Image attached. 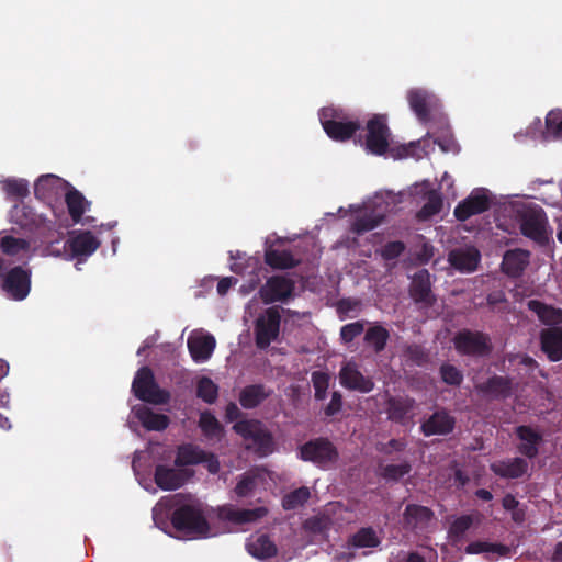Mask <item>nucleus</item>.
<instances>
[{
    "mask_svg": "<svg viewBox=\"0 0 562 562\" xmlns=\"http://www.w3.org/2000/svg\"><path fill=\"white\" fill-rule=\"evenodd\" d=\"M30 243L24 238H16L13 236H4L0 240V249L4 255L15 256L20 252L27 251Z\"/></svg>",
    "mask_w": 562,
    "mask_h": 562,
    "instance_id": "obj_44",
    "label": "nucleus"
},
{
    "mask_svg": "<svg viewBox=\"0 0 562 562\" xmlns=\"http://www.w3.org/2000/svg\"><path fill=\"white\" fill-rule=\"evenodd\" d=\"M407 101L418 120L426 123L430 119V110L436 106L435 95L424 89H412L407 93Z\"/></svg>",
    "mask_w": 562,
    "mask_h": 562,
    "instance_id": "obj_24",
    "label": "nucleus"
},
{
    "mask_svg": "<svg viewBox=\"0 0 562 562\" xmlns=\"http://www.w3.org/2000/svg\"><path fill=\"white\" fill-rule=\"evenodd\" d=\"M100 240L90 232H79L65 241V250L69 252L72 259L78 263L87 260L100 247Z\"/></svg>",
    "mask_w": 562,
    "mask_h": 562,
    "instance_id": "obj_12",
    "label": "nucleus"
},
{
    "mask_svg": "<svg viewBox=\"0 0 562 562\" xmlns=\"http://www.w3.org/2000/svg\"><path fill=\"white\" fill-rule=\"evenodd\" d=\"M506 359L510 364L522 366L528 371H533L538 366L537 361L526 353H508Z\"/></svg>",
    "mask_w": 562,
    "mask_h": 562,
    "instance_id": "obj_56",
    "label": "nucleus"
},
{
    "mask_svg": "<svg viewBox=\"0 0 562 562\" xmlns=\"http://www.w3.org/2000/svg\"><path fill=\"white\" fill-rule=\"evenodd\" d=\"M448 261L462 273L474 272L481 261V252L474 246L458 247L450 250Z\"/></svg>",
    "mask_w": 562,
    "mask_h": 562,
    "instance_id": "obj_18",
    "label": "nucleus"
},
{
    "mask_svg": "<svg viewBox=\"0 0 562 562\" xmlns=\"http://www.w3.org/2000/svg\"><path fill=\"white\" fill-rule=\"evenodd\" d=\"M215 338L210 334L189 337L188 339V349L195 362H204L209 360L215 349Z\"/></svg>",
    "mask_w": 562,
    "mask_h": 562,
    "instance_id": "obj_26",
    "label": "nucleus"
},
{
    "mask_svg": "<svg viewBox=\"0 0 562 562\" xmlns=\"http://www.w3.org/2000/svg\"><path fill=\"white\" fill-rule=\"evenodd\" d=\"M491 206V201L485 190L473 191L467 199L460 202L453 213L457 220L467 221L473 215L481 214L487 211Z\"/></svg>",
    "mask_w": 562,
    "mask_h": 562,
    "instance_id": "obj_19",
    "label": "nucleus"
},
{
    "mask_svg": "<svg viewBox=\"0 0 562 562\" xmlns=\"http://www.w3.org/2000/svg\"><path fill=\"white\" fill-rule=\"evenodd\" d=\"M412 467L408 462L387 464L382 469V476L386 480L397 481L408 474Z\"/></svg>",
    "mask_w": 562,
    "mask_h": 562,
    "instance_id": "obj_49",
    "label": "nucleus"
},
{
    "mask_svg": "<svg viewBox=\"0 0 562 562\" xmlns=\"http://www.w3.org/2000/svg\"><path fill=\"white\" fill-rule=\"evenodd\" d=\"M384 220V214L373 210L364 211L358 215L351 224V231L358 235L370 232L378 227Z\"/></svg>",
    "mask_w": 562,
    "mask_h": 562,
    "instance_id": "obj_35",
    "label": "nucleus"
},
{
    "mask_svg": "<svg viewBox=\"0 0 562 562\" xmlns=\"http://www.w3.org/2000/svg\"><path fill=\"white\" fill-rule=\"evenodd\" d=\"M196 396L207 404H213L218 396V386L207 376H202L196 384Z\"/></svg>",
    "mask_w": 562,
    "mask_h": 562,
    "instance_id": "obj_43",
    "label": "nucleus"
},
{
    "mask_svg": "<svg viewBox=\"0 0 562 562\" xmlns=\"http://www.w3.org/2000/svg\"><path fill=\"white\" fill-rule=\"evenodd\" d=\"M364 330V323L362 321H357L353 323H349L344 325L340 328V338L344 342L349 344L353 341L356 337L361 335Z\"/></svg>",
    "mask_w": 562,
    "mask_h": 562,
    "instance_id": "obj_51",
    "label": "nucleus"
},
{
    "mask_svg": "<svg viewBox=\"0 0 562 562\" xmlns=\"http://www.w3.org/2000/svg\"><path fill=\"white\" fill-rule=\"evenodd\" d=\"M56 177L53 175H44L41 176L34 186V193L36 198L45 200L49 196L50 188L55 181Z\"/></svg>",
    "mask_w": 562,
    "mask_h": 562,
    "instance_id": "obj_53",
    "label": "nucleus"
},
{
    "mask_svg": "<svg viewBox=\"0 0 562 562\" xmlns=\"http://www.w3.org/2000/svg\"><path fill=\"white\" fill-rule=\"evenodd\" d=\"M65 201H66L68 213H69L71 220L75 223H79L81 221V217H82L85 211H86L85 196L78 190L72 189L67 192Z\"/></svg>",
    "mask_w": 562,
    "mask_h": 562,
    "instance_id": "obj_40",
    "label": "nucleus"
},
{
    "mask_svg": "<svg viewBox=\"0 0 562 562\" xmlns=\"http://www.w3.org/2000/svg\"><path fill=\"white\" fill-rule=\"evenodd\" d=\"M405 355L416 366H423L428 361L426 349L416 344L407 346Z\"/></svg>",
    "mask_w": 562,
    "mask_h": 562,
    "instance_id": "obj_54",
    "label": "nucleus"
},
{
    "mask_svg": "<svg viewBox=\"0 0 562 562\" xmlns=\"http://www.w3.org/2000/svg\"><path fill=\"white\" fill-rule=\"evenodd\" d=\"M268 514L266 507H256L252 509H238L231 504L217 508V517L221 520L229 521L236 525L255 522Z\"/></svg>",
    "mask_w": 562,
    "mask_h": 562,
    "instance_id": "obj_20",
    "label": "nucleus"
},
{
    "mask_svg": "<svg viewBox=\"0 0 562 562\" xmlns=\"http://www.w3.org/2000/svg\"><path fill=\"white\" fill-rule=\"evenodd\" d=\"M31 270L15 266L2 274L1 289L13 301H23L31 291Z\"/></svg>",
    "mask_w": 562,
    "mask_h": 562,
    "instance_id": "obj_11",
    "label": "nucleus"
},
{
    "mask_svg": "<svg viewBox=\"0 0 562 562\" xmlns=\"http://www.w3.org/2000/svg\"><path fill=\"white\" fill-rule=\"evenodd\" d=\"M339 382L342 387L359 393H369L374 389L370 376H364L355 362L344 364L339 370Z\"/></svg>",
    "mask_w": 562,
    "mask_h": 562,
    "instance_id": "obj_13",
    "label": "nucleus"
},
{
    "mask_svg": "<svg viewBox=\"0 0 562 562\" xmlns=\"http://www.w3.org/2000/svg\"><path fill=\"white\" fill-rule=\"evenodd\" d=\"M441 207H442L441 198L436 193H431L428 196L427 202L423 205L419 214H420V216L429 217V216L438 214L441 211Z\"/></svg>",
    "mask_w": 562,
    "mask_h": 562,
    "instance_id": "obj_55",
    "label": "nucleus"
},
{
    "mask_svg": "<svg viewBox=\"0 0 562 562\" xmlns=\"http://www.w3.org/2000/svg\"><path fill=\"white\" fill-rule=\"evenodd\" d=\"M312 383L314 387V396L317 401H323L327 396L329 386V375L323 371H314L312 373Z\"/></svg>",
    "mask_w": 562,
    "mask_h": 562,
    "instance_id": "obj_46",
    "label": "nucleus"
},
{
    "mask_svg": "<svg viewBox=\"0 0 562 562\" xmlns=\"http://www.w3.org/2000/svg\"><path fill=\"white\" fill-rule=\"evenodd\" d=\"M187 495L175 494L167 502L173 508L170 515V522L179 533L191 539L209 537L211 527L204 513L202 503L195 499L184 502Z\"/></svg>",
    "mask_w": 562,
    "mask_h": 562,
    "instance_id": "obj_1",
    "label": "nucleus"
},
{
    "mask_svg": "<svg viewBox=\"0 0 562 562\" xmlns=\"http://www.w3.org/2000/svg\"><path fill=\"white\" fill-rule=\"evenodd\" d=\"M297 457L319 469H327L338 461L339 452L327 437H316L299 447Z\"/></svg>",
    "mask_w": 562,
    "mask_h": 562,
    "instance_id": "obj_5",
    "label": "nucleus"
},
{
    "mask_svg": "<svg viewBox=\"0 0 562 562\" xmlns=\"http://www.w3.org/2000/svg\"><path fill=\"white\" fill-rule=\"evenodd\" d=\"M406 447V442L402 439H391L387 443L379 448V451L390 454L392 451H403Z\"/></svg>",
    "mask_w": 562,
    "mask_h": 562,
    "instance_id": "obj_59",
    "label": "nucleus"
},
{
    "mask_svg": "<svg viewBox=\"0 0 562 562\" xmlns=\"http://www.w3.org/2000/svg\"><path fill=\"white\" fill-rule=\"evenodd\" d=\"M551 561L552 562H562V541H559L555 544Z\"/></svg>",
    "mask_w": 562,
    "mask_h": 562,
    "instance_id": "obj_64",
    "label": "nucleus"
},
{
    "mask_svg": "<svg viewBox=\"0 0 562 562\" xmlns=\"http://www.w3.org/2000/svg\"><path fill=\"white\" fill-rule=\"evenodd\" d=\"M434 143L438 144L443 153H453L458 147L448 125L442 127L440 133L436 135Z\"/></svg>",
    "mask_w": 562,
    "mask_h": 562,
    "instance_id": "obj_50",
    "label": "nucleus"
},
{
    "mask_svg": "<svg viewBox=\"0 0 562 562\" xmlns=\"http://www.w3.org/2000/svg\"><path fill=\"white\" fill-rule=\"evenodd\" d=\"M541 350L552 362L562 359V327H550L540 333Z\"/></svg>",
    "mask_w": 562,
    "mask_h": 562,
    "instance_id": "obj_25",
    "label": "nucleus"
},
{
    "mask_svg": "<svg viewBox=\"0 0 562 562\" xmlns=\"http://www.w3.org/2000/svg\"><path fill=\"white\" fill-rule=\"evenodd\" d=\"M389 338V330L380 324L369 327L364 334V342L371 346L376 353L385 349Z\"/></svg>",
    "mask_w": 562,
    "mask_h": 562,
    "instance_id": "obj_37",
    "label": "nucleus"
},
{
    "mask_svg": "<svg viewBox=\"0 0 562 562\" xmlns=\"http://www.w3.org/2000/svg\"><path fill=\"white\" fill-rule=\"evenodd\" d=\"M236 281L237 280L235 278H233V277L222 278L218 281L217 286H216L217 293L221 296L225 295L228 292V290L231 289V286L236 283Z\"/></svg>",
    "mask_w": 562,
    "mask_h": 562,
    "instance_id": "obj_61",
    "label": "nucleus"
},
{
    "mask_svg": "<svg viewBox=\"0 0 562 562\" xmlns=\"http://www.w3.org/2000/svg\"><path fill=\"white\" fill-rule=\"evenodd\" d=\"M342 407V395L335 391L331 394V400L328 405L325 407L324 413L326 416L331 417L340 412Z\"/></svg>",
    "mask_w": 562,
    "mask_h": 562,
    "instance_id": "obj_58",
    "label": "nucleus"
},
{
    "mask_svg": "<svg viewBox=\"0 0 562 562\" xmlns=\"http://www.w3.org/2000/svg\"><path fill=\"white\" fill-rule=\"evenodd\" d=\"M205 450L192 443H184L178 447L175 465L186 467L202 463Z\"/></svg>",
    "mask_w": 562,
    "mask_h": 562,
    "instance_id": "obj_32",
    "label": "nucleus"
},
{
    "mask_svg": "<svg viewBox=\"0 0 562 562\" xmlns=\"http://www.w3.org/2000/svg\"><path fill=\"white\" fill-rule=\"evenodd\" d=\"M546 130L553 138H562V112L550 111L547 114Z\"/></svg>",
    "mask_w": 562,
    "mask_h": 562,
    "instance_id": "obj_48",
    "label": "nucleus"
},
{
    "mask_svg": "<svg viewBox=\"0 0 562 562\" xmlns=\"http://www.w3.org/2000/svg\"><path fill=\"white\" fill-rule=\"evenodd\" d=\"M434 516L430 508L417 504H408L404 510L405 521L415 528L427 525Z\"/></svg>",
    "mask_w": 562,
    "mask_h": 562,
    "instance_id": "obj_36",
    "label": "nucleus"
},
{
    "mask_svg": "<svg viewBox=\"0 0 562 562\" xmlns=\"http://www.w3.org/2000/svg\"><path fill=\"white\" fill-rule=\"evenodd\" d=\"M135 415L142 426L147 430L161 431L165 430L170 423V419L167 415L155 413L146 406L139 407L135 412Z\"/></svg>",
    "mask_w": 562,
    "mask_h": 562,
    "instance_id": "obj_30",
    "label": "nucleus"
},
{
    "mask_svg": "<svg viewBox=\"0 0 562 562\" xmlns=\"http://www.w3.org/2000/svg\"><path fill=\"white\" fill-rule=\"evenodd\" d=\"M202 463L206 464L207 471L212 474H216L220 471V461L212 452L205 451V457Z\"/></svg>",
    "mask_w": 562,
    "mask_h": 562,
    "instance_id": "obj_60",
    "label": "nucleus"
},
{
    "mask_svg": "<svg viewBox=\"0 0 562 562\" xmlns=\"http://www.w3.org/2000/svg\"><path fill=\"white\" fill-rule=\"evenodd\" d=\"M456 418L447 409L441 408L432 413L420 425V431L424 436H447L453 431Z\"/></svg>",
    "mask_w": 562,
    "mask_h": 562,
    "instance_id": "obj_17",
    "label": "nucleus"
},
{
    "mask_svg": "<svg viewBox=\"0 0 562 562\" xmlns=\"http://www.w3.org/2000/svg\"><path fill=\"white\" fill-rule=\"evenodd\" d=\"M236 434L246 441H250L249 449L260 456L266 457L274 450V439L271 431L258 419L238 420L233 426Z\"/></svg>",
    "mask_w": 562,
    "mask_h": 562,
    "instance_id": "obj_4",
    "label": "nucleus"
},
{
    "mask_svg": "<svg viewBox=\"0 0 562 562\" xmlns=\"http://www.w3.org/2000/svg\"><path fill=\"white\" fill-rule=\"evenodd\" d=\"M415 406V400L408 396H391L386 401L387 418L402 424Z\"/></svg>",
    "mask_w": 562,
    "mask_h": 562,
    "instance_id": "obj_27",
    "label": "nucleus"
},
{
    "mask_svg": "<svg viewBox=\"0 0 562 562\" xmlns=\"http://www.w3.org/2000/svg\"><path fill=\"white\" fill-rule=\"evenodd\" d=\"M468 554H480L483 552L496 553L499 557H509L510 548L503 543H492L487 541H473L465 547Z\"/></svg>",
    "mask_w": 562,
    "mask_h": 562,
    "instance_id": "obj_39",
    "label": "nucleus"
},
{
    "mask_svg": "<svg viewBox=\"0 0 562 562\" xmlns=\"http://www.w3.org/2000/svg\"><path fill=\"white\" fill-rule=\"evenodd\" d=\"M310 496V490L305 486H301L283 496L282 507L285 510H294L303 506L308 501Z\"/></svg>",
    "mask_w": 562,
    "mask_h": 562,
    "instance_id": "obj_41",
    "label": "nucleus"
},
{
    "mask_svg": "<svg viewBox=\"0 0 562 562\" xmlns=\"http://www.w3.org/2000/svg\"><path fill=\"white\" fill-rule=\"evenodd\" d=\"M452 341L454 349L461 356L485 358L493 350L490 336L479 330L461 329L454 335Z\"/></svg>",
    "mask_w": 562,
    "mask_h": 562,
    "instance_id": "obj_8",
    "label": "nucleus"
},
{
    "mask_svg": "<svg viewBox=\"0 0 562 562\" xmlns=\"http://www.w3.org/2000/svg\"><path fill=\"white\" fill-rule=\"evenodd\" d=\"M529 311L533 312L544 325L553 327L562 324V308L548 305L539 300H530L527 303Z\"/></svg>",
    "mask_w": 562,
    "mask_h": 562,
    "instance_id": "obj_28",
    "label": "nucleus"
},
{
    "mask_svg": "<svg viewBox=\"0 0 562 562\" xmlns=\"http://www.w3.org/2000/svg\"><path fill=\"white\" fill-rule=\"evenodd\" d=\"M240 416H241V412L234 402H231L226 405L225 417L228 422H235Z\"/></svg>",
    "mask_w": 562,
    "mask_h": 562,
    "instance_id": "obj_62",
    "label": "nucleus"
},
{
    "mask_svg": "<svg viewBox=\"0 0 562 562\" xmlns=\"http://www.w3.org/2000/svg\"><path fill=\"white\" fill-rule=\"evenodd\" d=\"M281 311L292 314L291 310L281 308L278 305L266 308L255 321V344L260 350L267 349L280 335Z\"/></svg>",
    "mask_w": 562,
    "mask_h": 562,
    "instance_id": "obj_6",
    "label": "nucleus"
},
{
    "mask_svg": "<svg viewBox=\"0 0 562 562\" xmlns=\"http://www.w3.org/2000/svg\"><path fill=\"white\" fill-rule=\"evenodd\" d=\"M367 135L364 147L367 151L375 156L384 155L390 146L391 131L387 126L385 114H374L367 122Z\"/></svg>",
    "mask_w": 562,
    "mask_h": 562,
    "instance_id": "obj_10",
    "label": "nucleus"
},
{
    "mask_svg": "<svg viewBox=\"0 0 562 562\" xmlns=\"http://www.w3.org/2000/svg\"><path fill=\"white\" fill-rule=\"evenodd\" d=\"M502 505L505 510H513L519 506V502L513 494L508 493L503 497Z\"/></svg>",
    "mask_w": 562,
    "mask_h": 562,
    "instance_id": "obj_63",
    "label": "nucleus"
},
{
    "mask_svg": "<svg viewBox=\"0 0 562 562\" xmlns=\"http://www.w3.org/2000/svg\"><path fill=\"white\" fill-rule=\"evenodd\" d=\"M199 427L207 438H214L222 434L223 427L217 418L209 411L202 412L199 419Z\"/></svg>",
    "mask_w": 562,
    "mask_h": 562,
    "instance_id": "obj_42",
    "label": "nucleus"
},
{
    "mask_svg": "<svg viewBox=\"0 0 562 562\" xmlns=\"http://www.w3.org/2000/svg\"><path fill=\"white\" fill-rule=\"evenodd\" d=\"M475 390L488 400L504 401L513 394V379L494 374L486 381L476 384Z\"/></svg>",
    "mask_w": 562,
    "mask_h": 562,
    "instance_id": "obj_16",
    "label": "nucleus"
},
{
    "mask_svg": "<svg viewBox=\"0 0 562 562\" xmlns=\"http://www.w3.org/2000/svg\"><path fill=\"white\" fill-rule=\"evenodd\" d=\"M272 391L267 390L263 384H251L245 386L239 393V403L245 409H252L265 402Z\"/></svg>",
    "mask_w": 562,
    "mask_h": 562,
    "instance_id": "obj_29",
    "label": "nucleus"
},
{
    "mask_svg": "<svg viewBox=\"0 0 562 562\" xmlns=\"http://www.w3.org/2000/svg\"><path fill=\"white\" fill-rule=\"evenodd\" d=\"M405 250V244L401 240L389 241L382 249V257L385 260H394L398 258Z\"/></svg>",
    "mask_w": 562,
    "mask_h": 562,
    "instance_id": "obj_57",
    "label": "nucleus"
},
{
    "mask_svg": "<svg viewBox=\"0 0 562 562\" xmlns=\"http://www.w3.org/2000/svg\"><path fill=\"white\" fill-rule=\"evenodd\" d=\"M296 283L289 274L269 277L259 288L258 295L263 304H286L295 297Z\"/></svg>",
    "mask_w": 562,
    "mask_h": 562,
    "instance_id": "obj_9",
    "label": "nucleus"
},
{
    "mask_svg": "<svg viewBox=\"0 0 562 562\" xmlns=\"http://www.w3.org/2000/svg\"><path fill=\"white\" fill-rule=\"evenodd\" d=\"M2 189L11 198L23 199L29 194V183L23 179H7L2 181Z\"/></svg>",
    "mask_w": 562,
    "mask_h": 562,
    "instance_id": "obj_45",
    "label": "nucleus"
},
{
    "mask_svg": "<svg viewBox=\"0 0 562 562\" xmlns=\"http://www.w3.org/2000/svg\"><path fill=\"white\" fill-rule=\"evenodd\" d=\"M192 474V471L187 469H176L158 464L155 468L154 480L159 488L175 491L183 486Z\"/></svg>",
    "mask_w": 562,
    "mask_h": 562,
    "instance_id": "obj_15",
    "label": "nucleus"
},
{
    "mask_svg": "<svg viewBox=\"0 0 562 562\" xmlns=\"http://www.w3.org/2000/svg\"><path fill=\"white\" fill-rule=\"evenodd\" d=\"M530 251L521 248L507 250L503 256L502 271L509 278H519L530 262Z\"/></svg>",
    "mask_w": 562,
    "mask_h": 562,
    "instance_id": "obj_23",
    "label": "nucleus"
},
{
    "mask_svg": "<svg viewBox=\"0 0 562 562\" xmlns=\"http://www.w3.org/2000/svg\"><path fill=\"white\" fill-rule=\"evenodd\" d=\"M247 551L257 559L266 560L276 557L278 549L269 536L261 535L247 543Z\"/></svg>",
    "mask_w": 562,
    "mask_h": 562,
    "instance_id": "obj_33",
    "label": "nucleus"
},
{
    "mask_svg": "<svg viewBox=\"0 0 562 562\" xmlns=\"http://www.w3.org/2000/svg\"><path fill=\"white\" fill-rule=\"evenodd\" d=\"M517 218L521 234L539 246H547L550 241L551 231L544 210L531 204L518 210Z\"/></svg>",
    "mask_w": 562,
    "mask_h": 562,
    "instance_id": "obj_2",
    "label": "nucleus"
},
{
    "mask_svg": "<svg viewBox=\"0 0 562 562\" xmlns=\"http://www.w3.org/2000/svg\"><path fill=\"white\" fill-rule=\"evenodd\" d=\"M132 391L138 400L150 404L164 405L170 400V393L159 387L153 370L147 366L137 370Z\"/></svg>",
    "mask_w": 562,
    "mask_h": 562,
    "instance_id": "obj_7",
    "label": "nucleus"
},
{
    "mask_svg": "<svg viewBox=\"0 0 562 562\" xmlns=\"http://www.w3.org/2000/svg\"><path fill=\"white\" fill-rule=\"evenodd\" d=\"M265 262L273 269H292L300 261L296 260L290 250L268 249L265 252Z\"/></svg>",
    "mask_w": 562,
    "mask_h": 562,
    "instance_id": "obj_34",
    "label": "nucleus"
},
{
    "mask_svg": "<svg viewBox=\"0 0 562 562\" xmlns=\"http://www.w3.org/2000/svg\"><path fill=\"white\" fill-rule=\"evenodd\" d=\"M491 471L502 479H520L528 473L529 463L522 457L498 460L490 465Z\"/></svg>",
    "mask_w": 562,
    "mask_h": 562,
    "instance_id": "obj_22",
    "label": "nucleus"
},
{
    "mask_svg": "<svg viewBox=\"0 0 562 562\" xmlns=\"http://www.w3.org/2000/svg\"><path fill=\"white\" fill-rule=\"evenodd\" d=\"M439 371L442 381L448 385L459 386L463 382L462 371L453 364L443 363Z\"/></svg>",
    "mask_w": 562,
    "mask_h": 562,
    "instance_id": "obj_47",
    "label": "nucleus"
},
{
    "mask_svg": "<svg viewBox=\"0 0 562 562\" xmlns=\"http://www.w3.org/2000/svg\"><path fill=\"white\" fill-rule=\"evenodd\" d=\"M319 121L327 136L336 142H347L361 130L358 120H349L341 110L333 106L319 111Z\"/></svg>",
    "mask_w": 562,
    "mask_h": 562,
    "instance_id": "obj_3",
    "label": "nucleus"
},
{
    "mask_svg": "<svg viewBox=\"0 0 562 562\" xmlns=\"http://www.w3.org/2000/svg\"><path fill=\"white\" fill-rule=\"evenodd\" d=\"M409 295L420 307L429 308L435 304L436 297L431 291L430 273L427 269H420L413 276Z\"/></svg>",
    "mask_w": 562,
    "mask_h": 562,
    "instance_id": "obj_14",
    "label": "nucleus"
},
{
    "mask_svg": "<svg viewBox=\"0 0 562 562\" xmlns=\"http://www.w3.org/2000/svg\"><path fill=\"white\" fill-rule=\"evenodd\" d=\"M473 525V518L470 515L458 517L450 526L449 533L454 538H461Z\"/></svg>",
    "mask_w": 562,
    "mask_h": 562,
    "instance_id": "obj_52",
    "label": "nucleus"
},
{
    "mask_svg": "<svg viewBox=\"0 0 562 562\" xmlns=\"http://www.w3.org/2000/svg\"><path fill=\"white\" fill-rule=\"evenodd\" d=\"M515 435L520 441L517 445V451L526 459H535L539 454V447L543 441L542 435L527 425L517 426Z\"/></svg>",
    "mask_w": 562,
    "mask_h": 562,
    "instance_id": "obj_21",
    "label": "nucleus"
},
{
    "mask_svg": "<svg viewBox=\"0 0 562 562\" xmlns=\"http://www.w3.org/2000/svg\"><path fill=\"white\" fill-rule=\"evenodd\" d=\"M259 475L254 471H247L239 475L234 494L237 498H246L254 495L258 486Z\"/></svg>",
    "mask_w": 562,
    "mask_h": 562,
    "instance_id": "obj_38",
    "label": "nucleus"
},
{
    "mask_svg": "<svg viewBox=\"0 0 562 562\" xmlns=\"http://www.w3.org/2000/svg\"><path fill=\"white\" fill-rule=\"evenodd\" d=\"M381 544V539L372 527H361L348 539V547L353 549H372Z\"/></svg>",
    "mask_w": 562,
    "mask_h": 562,
    "instance_id": "obj_31",
    "label": "nucleus"
}]
</instances>
